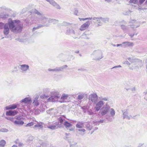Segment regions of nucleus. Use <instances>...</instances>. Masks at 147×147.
Instances as JSON below:
<instances>
[{
  "mask_svg": "<svg viewBox=\"0 0 147 147\" xmlns=\"http://www.w3.org/2000/svg\"><path fill=\"white\" fill-rule=\"evenodd\" d=\"M55 109L54 110V109H51L47 111L46 112L47 113L51 115H53L55 112L54 111H56Z\"/></svg>",
  "mask_w": 147,
  "mask_h": 147,
  "instance_id": "b1692460",
  "label": "nucleus"
},
{
  "mask_svg": "<svg viewBox=\"0 0 147 147\" xmlns=\"http://www.w3.org/2000/svg\"><path fill=\"white\" fill-rule=\"evenodd\" d=\"M18 112L16 111H7L6 114L7 115L14 116Z\"/></svg>",
  "mask_w": 147,
  "mask_h": 147,
  "instance_id": "dca6fc26",
  "label": "nucleus"
},
{
  "mask_svg": "<svg viewBox=\"0 0 147 147\" xmlns=\"http://www.w3.org/2000/svg\"><path fill=\"white\" fill-rule=\"evenodd\" d=\"M61 69V68H59V67H56L55 69H48V70L49 71H60V69Z\"/></svg>",
  "mask_w": 147,
  "mask_h": 147,
  "instance_id": "c85d7f7f",
  "label": "nucleus"
},
{
  "mask_svg": "<svg viewBox=\"0 0 147 147\" xmlns=\"http://www.w3.org/2000/svg\"><path fill=\"white\" fill-rule=\"evenodd\" d=\"M122 67L121 65H118L115 66L113 67H112V68H111V69H113L114 68H118V67Z\"/></svg>",
  "mask_w": 147,
  "mask_h": 147,
  "instance_id": "3c124183",
  "label": "nucleus"
},
{
  "mask_svg": "<svg viewBox=\"0 0 147 147\" xmlns=\"http://www.w3.org/2000/svg\"><path fill=\"white\" fill-rule=\"evenodd\" d=\"M101 21L102 22L106 23L107 22H108L109 20V18H101Z\"/></svg>",
  "mask_w": 147,
  "mask_h": 147,
  "instance_id": "2f4dec72",
  "label": "nucleus"
},
{
  "mask_svg": "<svg viewBox=\"0 0 147 147\" xmlns=\"http://www.w3.org/2000/svg\"><path fill=\"white\" fill-rule=\"evenodd\" d=\"M5 24L2 22H0V29H3L5 26Z\"/></svg>",
  "mask_w": 147,
  "mask_h": 147,
  "instance_id": "58836bf2",
  "label": "nucleus"
},
{
  "mask_svg": "<svg viewBox=\"0 0 147 147\" xmlns=\"http://www.w3.org/2000/svg\"><path fill=\"white\" fill-rule=\"evenodd\" d=\"M135 90L136 89L135 87H134L131 89V90L133 92H134L135 91Z\"/></svg>",
  "mask_w": 147,
  "mask_h": 147,
  "instance_id": "052dcab7",
  "label": "nucleus"
},
{
  "mask_svg": "<svg viewBox=\"0 0 147 147\" xmlns=\"http://www.w3.org/2000/svg\"><path fill=\"white\" fill-rule=\"evenodd\" d=\"M144 5H147V0H146V1L145 2Z\"/></svg>",
  "mask_w": 147,
  "mask_h": 147,
  "instance_id": "774afa93",
  "label": "nucleus"
},
{
  "mask_svg": "<svg viewBox=\"0 0 147 147\" xmlns=\"http://www.w3.org/2000/svg\"><path fill=\"white\" fill-rule=\"evenodd\" d=\"M63 125L66 128L72 126V124L69 123L67 121H65L63 123Z\"/></svg>",
  "mask_w": 147,
  "mask_h": 147,
  "instance_id": "4be33fe9",
  "label": "nucleus"
},
{
  "mask_svg": "<svg viewBox=\"0 0 147 147\" xmlns=\"http://www.w3.org/2000/svg\"><path fill=\"white\" fill-rule=\"evenodd\" d=\"M99 98L100 99V100L98 102H97L95 104L96 105L95 108L97 111L100 110L104 104L105 103L103 100L108 101L109 100L108 97L102 98L101 96L99 97Z\"/></svg>",
  "mask_w": 147,
  "mask_h": 147,
  "instance_id": "7ed1b4c3",
  "label": "nucleus"
},
{
  "mask_svg": "<svg viewBox=\"0 0 147 147\" xmlns=\"http://www.w3.org/2000/svg\"><path fill=\"white\" fill-rule=\"evenodd\" d=\"M8 131V130L5 128H2L0 129V131L2 132H7Z\"/></svg>",
  "mask_w": 147,
  "mask_h": 147,
  "instance_id": "ea45409f",
  "label": "nucleus"
},
{
  "mask_svg": "<svg viewBox=\"0 0 147 147\" xmlns=\"http://www.w3.org/2000/svg\"><path fill=\"white\" fill-rule=\"evenodd\" d=\"M101 17L100 18H95L94 17L93 18V19L94 20H96V22L100 24L101 25L102 24V21H101Z\"/></svg>",
  "mask_w": 147,
  "mask_h": 147,
  "instance_id": "393cba45",
  "label": "nucleus"
},
{
  "mask_svg": "<svg viewBox=\"0 0 147 147\" xmlns=\"http://www.w3.org/2000/svg\"><path fill=\"white\" fill-rule=\"evenodd\" d=\"M22 145H23V144L22 143H18V145L19 146H22Z\"/></svg>",
  "mask_w": 147,
  "mask_h": 147,
  "instance_id": "338daca9",
  "label": "nucleus"
},
{
  "mask_svg": "<svg viewBox=\"0 0 147 147\" xmlns=\"http://www.w3.org/2000/svg\"><path fill=\"white\" fill-rule=\"evenodd\" d=\"M34 123L33 122H31L30 123H28L27 124H26V127H30L34 125Z\"/></svg>",
  "mask_w": 147,
  "mask_h": 147,
  "instance_id": "a19ab883",
  "label": "nucleus"
},
{
  "mask_svg": "<svg viewBox=\"0 0 147 147\" xmlns=\"http://www.w3.org/2000/svg\"><path fill=\"white\" fill-rule=\"evenodd\" d=\"M110 109V106L108 105V102H106L105 105L102 108L99 113L102 116H104L109 112Z\"/></svg>",
  "mask_w": 147,
  "mask_h": 147,
  "instance_id": "39448f33",
  "label": "nucleus"
},
{
  "mask_svg": "<svg viewBox=\"0 0 147 147\" xmlns=\"http://www.w3.org/2000/svg\"><path fill=\"white\" fill-rule=\"evenodd\" d=\"M76 126L78 128H82L84 127V123L82 122H79V123L76 124Z\"/></svg>",
  "mask_w": 147,
  "mask_h": 147,
  "instance_id": "bb28decb",
  "label": "nucleus"
},
{
  "mask_svg": "<svg viewBox=\"0 0 147 147\" xmlns=\"http://www.w3.org/2000/svg\"><path fill=\"white\" fill-rule=\"evenodd\" d=\"M60 97L59 92L57 91L54 90L51 92V96L49 98V99L51 101H53V100L57 99Z\"/></svg>",
  "mask_w": 147,
  "mask_h": 147,
  "instance_id": "0eeeda50",
  "label": "nucleus"
},
{
  "mask_svg": "<svg viewBox=\"0 0 147 147\" xmlns=\"http://www.w3.org/2000/svg\"><path fill=\"white\" fill-rule=\"evenodd\" d=\"M109 111H110V115L111 116L113 117L115 115V111L113 109L111 108L110 107Z\"/></svg>",
  "mask_w": 147,
  "mask_h": 147,
  "instance_id": "a878e982",
  "label": "nucleus"
},
{
  "mask_svg": "<svg viewBox=\"0 0 147 147\" xmlns=\"http://www.w3.org/2000/svg\"><path fill=\"white\" fill-rule=\"evenodd\" d=\"M90 24V22L89 21L86 22L82 24L80 28L81 31H83L88 28Z\"/></svg>",
  "mask_w": 147,
  "mask_h": 147,
  "instance_id": "9d476101",
  "label": "nucleus"
},
{
  "mask_svg": "<svg viewBox=\"0 0 147 147\" xmlns=\"http://www.w3.org/2000/svg\"><path fill=\"white\" fill-rule=\"evenodd\" d=\"M5 118L7 120H9L10 121L13 122L14 121V118L13 117H5Z\"/></svg>",
  "mask_w": 147,
  "mask_h": 147,
  "instance_id": "37998d69",
  "label": "nucleus"
},
{
  "mask_svg": "<svg viewBox=\"0 0 147 147\" xmlns=\"http://www.w3.org/2000/svg\"><path fill=\"white\" fill-rule=\"evenodd\" d=\"M98 122L99 123H105V121L104 119H100L99 121H98Z\"/></svg>",
  "mask_w": 147,
  "mask_h": 147,
  "instance_id": "de8ad7c7",
  "label": "nucleus"
},
{
  "mask_svg": "<svg viewBox=\"0 0 147 147\" xmlns=\"http://www.w3.org/2000/svg\"><path fill=\"white\" fill-rule=\"evenodd\" d=\"M49 3L55 7L57 9H60L61 7L57 3L54 1L53 0H51Z\"/></svg>",
  "mask_w": 147,
  "mask_h": 147,
  "instance_id": "f3484780",
  "label": "nucleus"
},
{
  "mask_svg": "<svg viewBox=\"0 0 147 147\" xmlns=\"http://www.w3.org/2000/svg\"><path fill=\"white\" fill-rule=\"evenodd\" d=\"M121 29L124 30H125L127 29V27L125 25H122L121 26Z\"/></svg>",
  "mask_w": 147,
  "mask_h": 147,
  "instance_id": "c03bdc74",
  "label": "nucleus"
},
{
  "mask_svg": "<svg viewBox=\"0 0 147 147\" xmlns=\"http://www.w3.org/2000/svg\"><path fill=\"white\" fill-rule=\"evenodd\" d=\"M6 144L5 141L3 140H1L0 142V146L1 147H4Z\"/></svg>",
  "mask_w": 147,
  "mask_h": 147,
  "instance_id": "7c9ffc66",
  "label": "nucleus"
},
{
  "mask_svg": "<svg viewBox=\"0 0 147 147\" xmlns=\"http://www.w3.org/2000/svg\"><path fill=\"white\" fill-rule=\"evenodd\" d=\"M34 139V137L33 136H30L29 137L28 140L29 141H31L33 140Z\"/></svg>",
  "mask_w": 147,
  "mask_h": 147,
  "instance_id": "79ce46f5",
  "label": "nucleus"
},
{
  "mask_svg": "<svg viewBox=\"0 0 147 147\" xmlns=\"http://www.w3.org/2000/svg\"><path fill=\"white\" fill-rule=\"evenodd\" d=\"M92 19V18H90V17L85 18V19H86V20H91Z\"/></svg>",
  "mask_w": 147,
  "mask_h": 147,
  "instance_id": "69168bd1",
  "label": "nucleus"
},
{
  "mask_svg": "<svg viewBox=\"0 0 147 147\" xmlns=\"http://www.w3.org/2000/svg\"><path fill=\"white\" fill-rule=\"evenodd\" d=\"M38 96H36L34 98V101L33 102V104L34 105H35L36 106H37L39 105V103L38 100Z\"/></svg>",
  "mask_w": 147,
  "mask_h": 147,
  "instance_id": "5701e85b",
  "label": "nucleus"
},
{
  "mask_svg": "<svg viewBox=\"0 0 147 147\" xmlns=\"http://www.w3.org/2000/svg\"><path fill=\"white\" fill-rule=\"evenodd\" d=\"M136 20H131L129 22V23H132L134 24V23H136Z\"/></svg>",
  "mask_w": 147,
  "mask_h": 147,
  "instance_id": "8fccbe9b",
  "label": "nucleus"
},
{
  "mask_svg": "<svg viewBox=\"0 0 147 147\" xmlns=\"http://www.w3.org/2000/svg\"><path fill=\"white\" fill-rule=\"evenodd\" d=\"M91 55L94 57L93 59H94L99 60L103 58L102 53L100 50L94 51Z\"/></svg>",
  "mask_w": 147,
  "mask_h": 147,
  "instance_id": "20e7f679",
  "label": "nucleus"
},
{
  "mask_svg": "<svg viewBox=\"0 0 147 147\" xmlns=\"http://www.w3.org/2000/svg\"><path fill=\"white\" fill-rule=\"evenodd\" d=\"M65 134L66 135L65 138L66 139H67L68 138V136H69L70 135V134L69 133L67 134V133H65Z\"/></svg>",
  "mask_w": 147,
  "mask_h": 147,
  "instance_id": "864d4df0",
  "label": "nucleus"
},
{
  "mask_svg": "<svg viewBox=\"0 0 147 147\" xmlns=\"http://www.w3.org/2000/svg\"><path fill=\"white\" fill-rule=\"evenodd\" d=\"M146 0H139V4L141 5Z\"/></svg>",
  "mask_w": 147,
  "mask_h": 147,
  "instance_id": "49530a36",
  "label": "nucleus"
},
{
  "mask_svg": "<svg viewBox=\"0 0 147 147\" xmlns=\"http://www.w3.org/2000/svg\"><path fill=\"white\" fill-rule=\"evenodd\" d=\"M89 34H87L86 32H84L82 35V37L86 39H88L89 38L87 36V35H88Z\"/></svg>",
  "mask_w": 147,
  "mask_h": 147,
  "instance_id": "72a5a7b5",
  "label": "nucleus"
},
{
  "mask_svg": "<svg viewBox=\"0 0 147 147\" xmlns=\"http://www.w3.org/2000/svg\"><path fill=\"white\" fill-rule=\"evenodd\" d=\"M42 21V22L44 24V25H43L44 26H48L49 24V22L48 21H46V20H41Z\"/></svg>",
  "mask_w": 147,
  "mask_h": 147,
  "instance_id": "473e14b6",
  "label": "nucleus"
},
{
  "mask_svg": "<svg viewBox=\"0 0 147 147\" xmlns=\"http://www.w3.org/2000/svg\"><path fill=\"white\" fill-rule=\"evenodd\" d=\"M84 96V94H80L78 95V98L79 100H81L83 98Z\"/></svg>",
  "mask_w": 147,
  "mask_h": 147,
  "instance_id": "4c0bfd02",
  "label": "nucleus"
},
{
  "mask_svg": "<svg viewBox=\"0 0 147 147\" xmlns=\"http://www.w3.org/2000/svg\"><path fill=\"white\" fill-rule=\"evenodd\" d=\"M98 96L96 93H93L89 96V103L95 104L97 102Z\"/></svg>",
  "mask_w": 147,
  "mask_h": 147,
  "instance_id": "423d86ee",
  "label": "nucleus"
},
{
  "mask_svg": "<svg viewBox=\"0 0 147 147\" xmlns=\"http://www.w3.org/2000/svg\"><path fill=\"white\" fill-rule=\"evenodd\" d=\"M34 12L35 14H37V15L38 16V18L39 19L42 20H45L46 21H47V18L45 17L44 15L42 13H41L38 11L36 9H34Z\"/></svg>",
  "mask_w": 147,
  "mask_h": 147,
  "instance_id": "6e6552de",
  "label": "nucleus"
},
{
  "mask_svg": "<svg viewBox=\"0 0 147 147\" xmlns=\"http://www.w3.org/2000/svg\"><path fill=\"white\" fill-rule=\"evenodd\" d=\"M138 0H130L129 3H133L134 4H136L137 3Z\"/></svg>",
  "mask_w": 147,
  "mask_h": 147,
  "instance_id": "e433bc0d",
  "label": "nucleus"
},
{
  "mask_svg": "<svg viewBox=\"0 0 147 147\" xmlns=\"http://www.w3.org/2000/svg\"><path fill=\"white\" fill-rule=\"evenodd\" d=\"M127 59L131 63H138L139 64V63H141L142 62V60L138 59L129 57Z\"/></svg>",
  "mask_w": 147,
  "mask_h": 147,
  "instance_id": "1a4fd4ad",
  "label": "nucleus"
},
{
  "mask_svg": "<svg viewBox=\"0 0 147 147\" xmlns=\"http://www.w3.org/2000/svg\"><path fill=\"white\" fill-rule=\"evenodd\" d=\"M143 144H142V143H140L139 144L138 147H140L141 146H142Z\"/></svg>",
  "mask_w": 147,
  "mask_h": 147,
  "instance_id": "0e129e2a",
  "label": "nucleus"
},
{
  "mask_svg": "<svg viewBox=\"0 0 147 147\" xmlns=\"http://www.w3.org/2000/svg\"><path fill=\"white\" fill-rule=\"evenodd\" d=\"M78 12V10L77 9H75L74 12V14L76 15H77Z\"/></svg>",
  "mask_w": 147,
  "mask_h": 147,
  "instance_id": "603ef678",
  "label": "nucleus"
},
{
  "mask_svg": "<svg viewBox=\"0 0 147 147\" xmlns=\"http://www.w3.org/2000/svg\"><path fill=\"white\" fill-rule=\"evenodd\" d=\"M31 101V98L30 97H26L25 98L22 99L21 102H24L25 103H29Z\"/></svg>",
  "mask_w": 147,
  "mask_h": 147,
  "instance_id": "a211bd4d",
  "label": "nucleus"
},
{
  "mask_svg": "<svg viewBox=\"0 0 147 147\" xmlns=\"http://www.w3.org/2000/svg\"><path fill=\"white\" fill-rule=\"evenodd\" d=\"M23 28L22 25L21 24L20 20H11L8 23H6L3 28V33L5 36V38H8L7 35L9 34V29L13 32L17 33L21 32Z\"/></svg>",
  "mask_w": 147,
  "mask_h": 147,
  "instance_id": "f257e3e1",
  "label": "nucleus"
},
{
  "mask_svg": "<svg viewBox=\"0 0 147 147\" xmlns=\"http://www.w3.org/2000/svg\"><path fill=\"white\" fill-rule=\"evenodd\" d=\"M20 69L22 71V72H26L27 70L29 69V67L27 65L23 64L20 65Z\"/></svg>",
  "mask_w": 147,
  "mask_h": 147,
  "instance_id": "f8f14e48",
  "label": "nucleus"
},
{
  "mask_svg": "<svg viewBox=\"0 0 147 147\" xmlns=\"http://www.w3.org/2000/svg\"><path fill=\"white\" fill-rule=\"evenodd\" d=\"M79 19L80 20V21L85 20H86V19H85V18H79Z\"/></svg>",
  "mask_w": 147,
  "mask_h": 147,
  "instance_id": "bf43d9fd",
  "label": "nucleus"
},
{
  "mask_svg": "<svg viewBox=\"0 0 147 147\" xmlns=\"http://www.w3.org/2000/svg\"><path fill=\"white\" fill-rule=\"evenodd\" d=\"M58 123H60L61 124H62L63 123V121H64V119L63 118V117H60L58 119Z\"/></svg>",
  "mask_w": 147,
  "mask_h": 147,
  "instance_id": "f704fd0d",
  "label": "nucleus"
},
{
  "mask_svg": "<svg viewBox=\"0 0 147 147\" xmlns=\"http://www.w3.org/2000/svg\"><path fill=\"white\" fill-rule=\"evenodd\" d=\"M121 46L123 47V44L122 43V44H117V47H119V46Z\"/></svg>",
  "mask_w": 147,
  "mask_h": 147,
  "instance_id": "e2e57ef3",
  "label": "nucleus"
},
{
  "mask_svg": "<svg viewBox=\"0 0 147 147\" xmlns=\"http://www.w3.org/2000/svg\"><path fill=\"white\" fill-rule=\"evenodd\" d=\"M14 124L16 125H22L24 123V122L20 120H17L14 121Z\"/></svg>",
  "mask_w": 147,
  "mask_h": 147,
  "instance_id": "aec40b11",
  "label": "nucleus"
},
{
  "mask_svg": "<svg viewBox=\"0 0 147 147\" xmlns=\"http://www.w3.org/2000/svg\"><path fill=\"white\" fill-rule=\"evenodd\" d=\"M18 104H13L8 106L6 107L5 108L6 110L13 109L17 108L18 107Z\"/></svg>",
  "mask_w": 147,
  "mask_h": 147,
  "instance_id": "2eb2a0df",
  "label": "nucleus"
},
{
  "mask_svg": "<svg viewBox=\"0 0 147 147\" xmlns=\"http://www.w3.org/2000/svg\"><path fill=\"white\" fill-rule=\"evenodd\" d=\"M123 47L124 48H125L128 47L133 46L134 45V44L132 42H122Z\"/></svg>",
  "mask_w": 147,
  "mask_h": 147,
  "instance_id": "4468645a",
  "label": "nucleus"
},
{
  "mask_svg": "<svg viewBox=\"0 0 147 147\" xmlns=\"http://www.w3.org/2000/svg\"><path fill=\"white\" fill-rule=\"evenodd\" d=\"M68 95L65 94H63L62 95L59 101L61 102H64L68 101Z\"/></svg>",
  "mask_w": 147,
  "mask_h": 147,
  "instance_id": "9b49d317",
  "label": "nucleus"
},
{
  "mask_svg": "<svg viewBox=\"0 0 147 147\" xmlns=\"http://www.w3.org/2000/svg\"><path fill=\"white\" fill-rule=\"evenodd\" d=\"M131 12V11L130 10H128L127 12H126V15H128L129 14H130Z\"/></svg>",
  "mask_w": 147,
  "mask_h": 147,
  "instance_id": "4d7b16f0",
  "label": "nucleus"
},
{
  "mask_svg": "<svg viewBox=\"0 0 147 147\" xmlns=\"http://www.w3.org/2000/svg\"><path fill=\"white\" fill-rule=\"evenodd\" d=\"M108 120L110 121H112L113 120L112 119H110V118H109V119H108L107 117L106 118Z\"/></svg>",
  "mask_w": 147,
  "mask_h": 147,
  "instance_id": "680f3d73",
  "label": "nucleus"
},
{
  "mask_svg": "<svg viewBox=\"0 0 147 147\" xmlns=\"http://www.w3.org/2000/svg\"><path fill=\"white\" fill-rule=\"evenodd\" d=\"M86 127L87 129L88 130H91L92 127V126L90 125H87Z\"/></svg>",
  "mask_w": 147,
  "mask_h": 147,
  "instance_id": "a18cd8bd",
  "label": "nucleus"
},
{
  "mask_svg": "<svg viewBox=\"0 0 147 147\" xmlns=\"http://www.w3.org/2000/svg\"><path fill=\"white\" fill-rule=\"evenodd\" d=\"M67 67V65H65L61 67H59V68H61V69H60V71H61L63 69H64V68H65V67Z\"/></svg>",
  "mask_w": 147,
  "mask_h": 147,
  "instance_id": "09e8293b",
  "label": "nucleus"
},
{
  "mask_svg": "<svg viewBox=\"0 0 147 147\" xmlns=\"http://www.w3.org/2000/svg\"><path fill=\"white\" fill-rule=\"evenodd\" d=\"M66 33L68 34H71L74 35L76 34V33L74 30L73 29L70 30L69 29L67 30Z\"/></svg>",
  "mask_w": 147,
  "mask_h": 147,
  "instance_id": "6ab92c4d",
  "label": "nucleus"
},
{
  "mask_svg": "<svg viewBox=\"0 0 147 147\" xmlns=\"http://www.w3.org/2000/svg\"><path fill=\"white\" fill-rule=\"evenodd\" d=\"M43 26H44L43 25L40 24V25H39V26H37V27H34L33 29V31H34L35 30H36V29H38L40 28H41V27H42Z\"/></svg>",
  "mask_w": 147,
  "mask_h": 147,
  "instance_id": "c9c22d12",
  "label": "nucleus"
},
{
  "mask_svg": "<svg viewBox=\"0 0 147 147\" xmlns=\"http://www.w3.org/2000/svg\"><path fill=\"white\" fill-rule=\"evenodd\" d=\"M47 21H48L49 23H53V24H57L59 22L58 20L51 19H48V18Z\"/></svg>",
  "mask_w": 147,
  "mask_h": 147,
  "instance_id": "412c9836",
  "label": "nucleus"
},
{
  "mask_svg": "<svg viewBox=\"0 0 147 147\" xmlns=\"http://www.w3.org/2000/svg\"><path fill=\"white\" fill-rule=\"evenodd\" d=\"M34 127L36 129H41L43 128V126L41 124L38 123L34 125Z\"/></svg>",
  "mask_w": 147,
  "mask_h": 147,
  "instance_id": "cd10ccee",
  "label": "nucleus"
},
{
  "mask_svg": "<svg viewBox=\"0 0 147 147\" xmlns=\"http://www.w3.org/2000/svg\"><path fill=\"white\" fill-rule=\"evenodd\" d=\"M78 131H82L83 132H84L86 130L84 129H78Z\"/></svg>",
  "mask_w": 147,
  "mask_h": 147,
  "instance_id": "5fc2aeb1",
  "label": "nucleus"
},
{
  "mask_svg": "<svg viewBox=\"0 0 147 147\" xmlns=\"http://www.w3.org/2000/svg\"><path fill=\"white\" fill-rule=\"evenodd\" d=\"M70 25V24L69 23H68L64 21L62 23L61 25H59V26H68Z\"/></svg>",
  "mask_w": 147,
  "mask_h": 147,
  "instance_id": "c756f323",
  "label": "nucleus"
},
{
  "mask_svg": "<svg viewBox=\"0 0 147 147\" xmlns=\"http://www.w3.org/2000/svg\"><path fill=\"white\" fill-rule=\"evenodd\" d=\"M125 63L129 65H130L131 64L130 63L127 61H125Z\"/></svg>",
  "mask_w": 147,
  "mask_h": 147,
  "instance_id": "13d9d810",
  "label": "nucleus"
},
{
  "mask_svg": "<svg viewBox=\"0 0 147 147\" xmlns=\"http://www.w3.org/2000/svg\"><path fill=\"white\" fill-rule=\"evenodd\" d=\"M15 118L17 119V120H20V119H21V117L16 116L15 117Z\"/></svg>",
  "mask_w": 147,
  "mask_h": 147,
  "instance_id": "6e6d98bb",
  "label": "nucleus"
},
{
  "mask_svg": "<svg viewBox=\"0 0 147 147\" xmlns=\"http://www.w3.org/2000/svg\"><path fill=\"white\" fill-rule=\"evenodd\" d=\"M59 125L58 122H55L53 125H49L47 126L48 128L52 130H54L55 129H56L58 128V127H60V125L58 126Z\"/></svg>",
  "mask_w": 147,
  "mask_h": 147,
  "instance_id": "ddd939ff",
  "label": "nucleus"
},
{
  "mask_svg": "<svg viewBox=\"0 0 147 147\" xmlns=\"http://www.w3.org/2000/svg\"><path fill=\"white\" fill-rule=\"evenodd\" d=\"M130 107L131 108L129 109H127L125 110H124L123 111H122L123 119H130L131 118L130 117L133 118L131 115L134 113V111L131 107Z\"/></svg>",
  "mask_w": 147,
  "mask_h": 147,
  "instance_id": "f03ea898",
  "label": "nucleus"
}]
</instances>
